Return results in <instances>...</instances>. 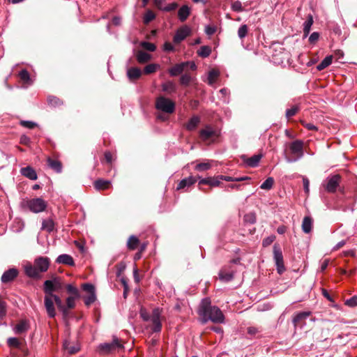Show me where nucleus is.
I'll use <instances>...</instances> for the list:
<instances>
[{"label": "nucleus", "instance_id": "nucleus-23", "mask_svg": "<svg viewBox=\"0 0 357 357\" xmlns=\"http://www.w3.org/2000/svg\"><path fill=\"white\" fill-rule=\"evenodd\" d=\"M47 165L50 168L53 169L56 173H61L62 171L61 162L57 160H54L49 158L47 160Z\"/></svg>", "mask_w": 357, "mask_h": 357}, {"label": "nucleus", "instance_id": "nucleus-10", "mask_svg": "<svg viewBox=\"0 0 357 357\" xmlns=\"http://www.w3.org/2000/svg\"><path fill=\"white\" fill-rule=\"evenodd\" d=\"M191 33V29L188 25H183L178 28L173 38V41L178 44L184 40Z\"/></svg>", "mask_w": 357, "mask_h": 357}, {"label": "nucleus", "instance_id": "nucleus-55", "mask_svg": "<svg viewBox=\"0 0 357 357\" xmlns=\"http://www.w3.org/2000/svg\"><path fill=\"white\" fill-rule=\"evenodd\" d=\"M20 124L22 126L29 128V129H33L36 126H37V124L35 122L31 121H21L20 122Z\"/></svg>", "mask_w": 357, "mask_h": 357}, {"label": "nucleus", "instance_id": "nucleus-20", "mask_svg": "<svg viewBox=\"0 0 357 357\" xmlns=\"http://www.w3.org/2000/svg\"><path fill=\"white\" fill-rule=\"evenodd\" d=\"M63 349L69 355L75 354L79 350L78 344H72L69 341L66 340L63 342Z\"/></svg>", "mask_w": 357, "mask_h": 357}, {"label": "nucleus", "instance_id": "nucleus-34", "mask_svg": "<svg viewBox=\"0 0 357 357\" xmlns=\"http://www.w3.org/2000/svg\"><path fill=\"white\" fill-rule=\"evenodd\" d=\"M139 243L138 238L134 235L130 236L127 242V247L129 250H134Z\"/></svg>", "mask_w": 357, "mask_h": 357}, {"label": "nucleus", "instance_id": "nucleus-30", "mask_svg": "<svg viewBox=\"0 0 357 357\" xmlns=\"http://www.w3.org/2000/svg\"><path fill=\"white\" fill-rule=\"evenodd\" d=\"M111 182L109 181L98 179L94 182V187L96 190H105L109 188Z\"/></svg>", "mask_w": 357, "mask_h": 357}, {"label": "nucleus", "instance_id": "nucleus-41", "mask_svg": "<svg viewBox=\"0 0 357 357\" xmlns=\"http://www.w3.org/2000/svg\"><path fill=\"white\" fill-rule=\"evenodd\" d=\"M274 184V179L272 177L267 178L260 185V188L263 190H271Z\"/></svg>", "mask_w": 357, "mask_h": 357}, {"label": "nucleus", "instance_id": "nucleus-4", "mask_svg": "<svg viewBox=\"0 0 357 357\" xmlns=\"http://www.w3.org/2000/svg\"><path fill=\"white\" fill-rule=\"evenodd\" d=\"M290 155L286 156L288 162H295L303 156V142L295 140L289 144Z\"/></svg>", "mask_w": 357, "mask_h": 357}, {"label": "nucleus", "instance_id": "nucleus-39", "mask_svg": "<svg viewBox=\"0 0 357 357\" xmlns=\"http://www.w3.org/2000/svg\"><path fill=\"white\" fill-rule=\"evenodd\" d=\"M220 75V73L218 72V70H215V69H213L209 71L208 73V83L209 85H213L217 78L219 77Z\"/></svg>", "mask_w": 357, "mask_h": 357}, {"label": "nucleus", "instance_id": "nucleus-43", "mask_svg": "<svg viewBox=\"0 0 357 357\" xmlns=\"http://www.w3.org/2000/svg\"><path fill=\"white\" fill-rule=\"evenodd\" d=\"M219 278L221 280L228 282L233 279L234 275L231 273H227L224 271H220Z\"/></svg>", "mask_w": 357, "mask_h": 357}, {"label": "nucleus", "instance_id": "nucleus-3", "mask_svg": "<svg viewBox=\"0 0 357 357\" xmlns=\"http://www.w3.org/2000/svg\"><path fill=\"white\" fill-rule=\"evenodd\" d=\"M23 208H28L30 211L38 213L44 211L47 208V202L42 198H33L30 199H24L21 202Z\"/></svg>", "mask_w": 357, "mask_h": 357}, {"label": "nucleus", "instance_id": "nucleus-5", "mask_svg": "<svg viewBox=\"0 0 357 357\" xmlns=\"http://www.w3.org/2000/svg\"><path fill=\"white\" fill-rule=\"evenodd\" d=\"M175 102L164 96H159L155 100L156 109L167 114H172L175 111Z\"/></svg>", "mask_w": 357, "mask_h": 357}, {"label": "nucleus", "instance_id": "nucleus-48", "mask_svg": "<svg viewBox=\"0 0 357 357\" xmlns=\"http://www.w3.org/2000/svg\"><path fill=\"white\" fill-rule=\"evenodd\" d=\"M248 28L246 24L241 25L238 30V36L241 39L244 38L248 34Z\"/></svg>", "mask_w": 357, "mask_h": 357}, {"label": "nucleus", "instance_id": "nucleus-42", "mask_svg": "<svg viewBox=\"0 0 357 357\" xmlns=\"http://www.w3.org/2000/svg\"><path fill=\"white\" fill-rule=\"evenodd\" d=\"M155 18V13L152 10H149L145 13L143 17V22L144 24H147L150 23L151 21H153Z\"/></svg>", "mask_w": 357, "mask_h": 357}, {"label": "nucleus", "instance_id": "nucleus-15", "mask_svg": "<svg viewBox=\"0 0 357 357\" xmlns=\"http://www.w3.org/2000/svg\"><path fill=\"white\" fill-rule=\"evenodd\" d=\"M20 173L24 177L28 178L32 181H35L38 178L36 172L33 167L30 166L22 168L20 169Z\"/></svg>", "mask_w": 357, "mask_h": 357}, {"label": "nucleus", "instance_id": "nucleus-13", "mask_svg": "<svg viewBox=\"0 0 357 357\" xmlns=\"http://www.w3.org/2000/svg\"><path fill=\"white\" fill-rule=\"evenodd\" d=\"M18 273L19 272L17 268H10L3 273L1 280L3 283L10 282L17 277Z\"/></svg>", "mask_w": 357, "mask_h": 357}, {"label": "nucleus", "instance_id": "nucleus-59", "mask_svg": "<svg viewBox=\"0 0 357 357\" xmlns=\"http://www.w3.org/2000/svg\"><path fill=\"white\" fill-rule=\"evenodd\" d=\"M82 289L89 294L96 293L94 286L89 283L83 284Z\"/></svg>", "mask_w": 357, "mask_h": 357}, {"label": "nucleus", "instance_id": "nucleus-32", "mask_svg": "<svg viewBox=\"0 0 357 357\" xmlns=\"http://www.w3.org/2000/svg\"><path fill=\"white\" fill-rule=\"evenodd\" d=\"M219 178H220V181H225L229 182H233V181H243L250 180V178L248 176H240V177H232L229 176H224V175H219Z\"/></svg>", "mask_w": 357, "mask_h": 357}, {"label": "nucleus", "instance_id": "nucleus-11", "mask_svg": "<svg viewBox=\"0 0 357 357\" xmlns=\"http://www.w3.org/2000/svg\"><path fill=\"white\" fill-rule=\"evenodd\" d=\"M50 264V259L47 257H39L34 261V264L40 273L46 272L49 268Z\"/></svg>", "mask_w": 357, "mask_h": 357}, {"label": "nucleus", "instance_id": "nucleus-1", "mask_svg": "<svg viewBox=\"0 0 357 357\" xmlns=\"http://www.w3.org/2000/svg\"><path fill=\"white\" fill-rule=\"evenodd\" d=\"M198 314L203 323L211 321L213 323L222 324L225 321V316L221 310L212 305L209 298L202 300L199 306Z\"/></svg>", "mask_w": 357, "mask_h": 357}, {"label": "nucleus", "instance_id": "nucleus-25", "mask_svg": "<svg viewBox=\"0 0 357 357\" xmlns=\"http://www.w3.org/2000/svg\"><path fill=\"white\" fill-rule=\"evenodd\" d=\"M314 20L312 15H308L306 21L303 23V37L306 38L310 32Z\"/></svg>", "mask_w": 357, "mask_h": 357}, {"label": "nucleus", "instance_id": "nucleus-62", "mask_svg": "<svg viewBox=\"0 0 357 357\" xmlns=\"http://www.w3.org/2000/svg\"><path fill=\"white\" fill-rule=\"evenodd\" d=\"M319 38V33L317 31L313 32L309 37V42L310 44L316 43Z\"/></svg>", "mask_w": 357, "mask_h": 357}, {"label": "nucleus", "instance_id": "nucleus-51", "mask_svg": "<svg viewBox=\"0 0 357 357\" xmlns=\"http://www.w3.org/2000/svg\"><path fill=\"white\" fill-rule=\"evenodd\" d=\"M66 290L69 293V294H71L73 295V296H75V297H79V291L78 289L74 287L73 284H68L66 285Z\"/></svg>", "mask_w": 357, "mask_h": 357}, {"label": "nucleus", "instance_id": "nucleus-17", "mask_svg": "<svg viewBox=\"0 0 357 357\" xmlns=\"http://www.w3.org/2000/svg\"><path fill=\"white\" fill-rule=\"evenodd\" d=\"M188 63L189 62L187 61L176 64L169 70V75L172 77L177 76L184 70V68L188 66Z\"/></svg>", "mask_w": 357, "mask_h": 357}, {"label": "nucleus", "instance_id": "nucleus-46", "mask_svg": "<svg viewBox=\"0 0 357 357\" xmlns=\"http://www.w3.org/2000/svg\"><path fill=\"white\" fill-rule=\"evenodd\" d=\"M96 300V293L89 294L84 298V303L86 305L89 306Z\"/></svg>", "mask_w": 357, "mask_h": 357}, {"label": "nucleus", "instance_id": "nucleus-38", "mask_svg": "<svg viewBox=\"0 0 357 357\" xmlns=\"http://www.w3.org/2000/svg\"><path fill=\"white\" fill-rule=\"evenodd\" d=\"M333 56H327L325 57L320 63H319L317 66V69L318 70H322L327 68L328 66H330L332 63Z\"/></svg>", "mask_w": 357, "mask_h": 357}, {"label": "nucleus", "instance_id": "nucleus-28", "mask_svg": "<svg viewBox=\"0 0 357 357\" xmlns=\"http://www.w3.org/2000/svg\"><path fill=\"white\" fill-rule=\"evenodd\" d=\"M200 122V119L197 116H193L190 119L188 122L185 125V128L187 130L191 131L195 130Z\"/></svg>", "mask_w": 357, "mask_h": 357}, {"label": "nucleus", "instance_id": "nucleus-18", "mask_svg": "<svg viewBox=\"0 0 357 357\" xmlns=\"http://www.w3.org/2000/svg\"><path fill=\"white\" fill-rule=\"evenodd\" d=\"M191 13V9L188 5H183L178 11V17L182 22H185Z\"/></svg>", "mask_w": 357, "mask_h": 357}, {"label": "nucleus", "instance_id": "nucleus-54", "mask_svg": "<svg viewBox=\"0 0 357 357\" xmlns=\"http://www.w3.org/2000/svg\"><path fill=\"white\" fill-rule=\"evenodd\" d=\"M298 111V106H293L290 109H287L286 111V116L287 119H289L292 116H294Z\"/></svg>", "mask_w": 357, "mask_h": 357}, {"label": "nucleus", "instance_id": "nucleus-9", "mask_svg": "<svg viewBox=\"0 0 357 357\" xmlns=\"http://www.w3.org/2000/svg\"><path fill=\"white\" fill-rule=\"evenodd\" d=\"M161 312L159 308L153 310L151 321L152 323L151 331L153 333H159L162 329V323L160 321Z\"/></svg>", "mask_w": 357, "mask_h": 357}, {"label": "nucleus", "instance_id": "nucleus-21", "mask_svg": "<svg viewBox=\"0 0 357 357\" xmlns=\"http://www.w3.org/2000/svg\"><path fill=\"white\" fill-rule=\"evenodd\" d=\"M312 312L310 311H305V312H300L296 313L292 319V322L296 327L297 324L301 322L303 320L306 319L307 317H309L311 315Z\"/></svg>", "mask_w": 357, "mask_h": 357}, {"label": "nucleus", "instance_id": "nucleus-52", "mask_svg": "<svg viewBox=\"0 0 357 357\" xmlns=\"http://www.w3.org/2000/svg\"><path fill=\"white\" fill-rule=\"evenodd\" d=\"M178 6V4L176 2H173L171 3L167 4V6H164L163 8H160V10L165 12H170L173 11L175 9L177 8Z\"/></svg>", "mask_w": 357, "mask_h": 357}, {"label": "nucleus", "instance_id": "nucleus-64", "mask_svg": "<svg viewBox=\"0 0 357 357\" xmlns=\"http://www.w3.org/2000/svg\"><path fill=\"white\" fill-rule=\"evenodd\" d=\"M216 31V27L215 26L207 25L205 26V33L208 36L213 35Z\"/></svg>", "mask_w": 357, "mask_h": 357}, {"label": "nucleus", "instance_id": "nucleus-61", "mask_svg": "<svg viewBox=\"0 0 357 357\" xmlns=\"http://www.w3.org/2000/svg\"><path fill=\"white\" fill-rule=\"evenodd\" d=\"M220 178L219 176L211 177L209 185L211 187H218L220 185Z\"/></svg>", "mask_w": 357, "mask_h": 357}, {"label": "nucleus", "instance_id": "nucleus-12", "mask_svg": "<svg viewBox=\"0 0 357 357\" xmlns=\"http://www.w3.org/2000/svg\"><path fill=\"white\" fill-rule=\"evenodd\" d=\"M44 304L48 316L54 318L56 316V310L52 296L45 295Z\"/></svg>", "mask_w": 357, "mask_h": 357}, {"label": "nucleus", "instance_id": "nucleus-57", "mask_svg": "<svg viewBox=\"0 0 357 357\" xmlns=\"http://www.w3.org/2000/svg\"><path fill=\"white\" fill-rule=\"evenodd\" d=\"M9 347H18L20 344L19 340L16 337H10L7 340Z\"/></svg>", "mask_w": 357, "mask_h": 357}, {"label": "nucleus", "instance_id": "nucleus-26", "mask_svg": "<svg viewBox=\"0 0 357 357\" xmlns=\"http://www.w3.org/2000/svg\"><path fill=\"white\" fill-rule=\"evenodd\" d=\"M24 271L26 275L30 278H37L39 276L40 273L38 271L35 264H28L24 267Z\"/></svg>", "mask_w": 357, "mask_h": 357}, {"label": "nucleus", "instance_id": "nucleus-31", "mask_svg": "<svg viewBox=\"0 0 357 357\" xmlns=\"http://www.w3.org/2000/svg\"><path fill=\"white\" fill-rule=\"evenodd\" d=\"M151 56L149 54L144 52V51H138L136 54V59L137 61L140 63H144L149 61L151 59Z\"/></svg>", "mask_w": 357, "mask_h": 357}, {"label": "nucleus", "instance_id": "nucleus-45", "mask_svg": "<svg viewBox=\"0 0 357 357\" xmlns=\"http://www.w3.org/2000/svg\"><path fill=\"white\" fill-rule=\"evenodd\" d=\"M159 68L158 64L151 63L146 65L144 68V73L145 74H151L156 71V70Z\"/></svg>", "mask_w": 357, "mask_h": 357}, {"label": "nucleus", "instance_id": "nucleus-53", "mask_svg": "<svg viewBox=\"0 0 357 357\" xmlns=\"http://www.w3.org/2000/svg\"><path fill=\"white\" fill-rule=\"evenodd\" d=\"M344 304L351 307L357 306V296H354L351 298L346 300Z\"/></svg>", "mask_w": 357, "mask_h": 357}, {"label": "nucleus", "instance_id": "nucleus-50", "mask_svg": "<svg viewBox=\"0 0 357 357\" xmlns=\"http://www.w3.org/2000/svg\"><path fill=\"white\" fill-rule=\"evenodd\" d=\"M77 297L75 296H68L66 298V306L67 308V312H68L69 309H72L75 306V298Z\"/></svg>", "mask_w": 357, "mask_h": 357}, {"label": "nucleus", "instance_id": "nucleus-60", "mask_svg": "<svg viewBox=\"0 0 357 357\" xmlns=\"http://www.w3.org/2000/svg\"><path fill=\"white\" fill-rule=\"evenodd\" d=\"M275 236L273 235H271L270 236H268L265 238L262 241V245L264 247H267L272 244V243L275 241Z\"/></svg>", "mask_w": 357, "mask_h": 357}, {"label": "nucleus", "instance_id": "nucleus-27", "mask_svg": "<svg viewBox=\"0 0 357 357\" xmlns=\"http://www.w3.org/2000/svg\"><path fill=\"white\" fill-rule=\"evenodd\" d=\"M141 75H142V71L139 68L132 67V68H130L127 70L128 77L130 80H135V79H139Z\"/></svg>", "mask_w": 357, "mask_h": 357}, {"label": "nucleus", "instance_id": "nucleus-49", "mask_svg": "<svg viewBox=\"0 0 357 357\" xmlns=\"http://www.w3.org/2000/svg\"><path fill=\"white\" fill-rule=\"evenodd\" d=\"M141 47L149 52H154L156 49V46L153 43L146 41L142 42Z\"/></svg>", "mask_w": 357, "mask_h": 357}, {"label": "nucleus", "instance_id": "nucleus-44", "mask_svg": "<svg viewBox=\"0 0 357 357\" xmlns=\"http://www.w3.org/2000/svg\"><path fill=\"white\" fill-rule=\"evenodd\" d=\"M211 168V165L209 162H201L196 165L195 169L198 172L206 171Z\"/></svg>", "mask_w": 357, "mask_h": 357}, {"label": "nucleus", "instance_id": "nucleus-22", "mask_svg": "<svg viewBox=\"0 0 357 357\" xmlns=\"http://www.w3.org/2000/svg\"><path fill=\"white\" fill-rule=\"evenodd\" d=\"M53 280H45L43 284L44 292L46 296H52L54 291H55V287Z\"/></svg>", "mask_w": 357, "mask_h": 357}, {"label": "nucleus", "instance_id": "nucleus-29", "mask_svg": "<svg viewBox=\"0 0 357 357\" xmlns=\"http://www.w3.org/2000/svg\"><path fill=\"white\" fill-rule=\"evenodd\" d=\"M312 227V220L310 217L305 216L302 222V229L304 233L308 234L311 231Z\"/></svg>", "mask_w": 357, "mask_h": 357}, {"label": "nucleus", "instance_id": "nucleus-33", "mask_svg": "<svg viewBox=\"0 0 357 357\" xmlns=\"http://www.w3.org/2000/svg\"><path fill=\"white\" fill-rule=\"evenodd\" d=\"M54 303L56 305L57 307L60 311L63 312L64 315L67 314V308L63 304L61 299L57 295H52Z\"/></svg>", "mask_w": 357, "mask_h": 357}, {"label": "nucleus", "instance_id": "nucleus-36", "mask_svg": "<svg viewBox=\"0 0 357 357\" xmlns=\"http://www.w3.org/2000/svg\"><path fill=\"white\" fill-rule=\"evenodd\" d=\"M19 77L23 82L24 84L30 85L31 84L30 75L26 69L22 70L19 73Z\"/></svg>", "mask_w": 357, "mask_h": 357}, {"label": "nucleus", "instance_id": "nucleus-19", "mask_svg": "<svg viewBox=\"0 0 357 357\" xmlns=\"http://www.w3.org/2000/svg\"><path fill=\"white\" fill-rule=\"evenodd\" d=\"M56 262L58 264H66L68 266H74L75 262L73 258L67 254L60 255L56 259Z\"/></svg>", "mask_w": 357, "mask_h": 357}, {"label": "nucleus", "instance_id": "nucleus-35", "mask_svg": "<svg viewBox=\"0 0 357 357\" xmlns=\"http://www.w3.org/2000/svg\"><path fill=\"white\" fill-rule=\"evenodd\" d=\"M54 229V221L50 219H45L43 220L42 222V229L45 230L48 232H51Z\"/></svg>", "mask_w": 357, "mask_h": 357}, {"label": "nucleus", "instance_id": "nucleus-63", "mask_svg": "<svg viewBox=\"0 0 357 357\" xmlns=\"http://www.w3.org/2000/svg\"><path fill=\"white\" fill-rule=\"evenodd\" d=\"M139 314L144 321H147L151 320V316L149 315V312L146 310L142 308Z\"/></svg>", "mask_w": 357, "mask_h": 357}, {"label": "nucleus", "instance_id": "nucleus-37", "mask_svg": "<svg viewBox=\"0 0 357 357\" xmlns=\"http://www.w3.org/2000/svg\"><path fill=\"white\" fill-rule=\"evenodd\" d=\"M162 89L165 92H167L169 93H173L176 91V85L172 81H168L162 84Z\"/></svg>", "mask_w": 357, "mask_h": 357}, {"label": "nucleus", "instance_id": "nucleus-14", "mask_svg": "<svg viewBox=\"0 0 357 357\" xmlns=\"http://www.w3.org/2000/svg\"><path fill=\"white\" fill-rule=\"evenodd\" d=\"M261 157H262V155H261V154L254 155L250 158H248L245 155H243V156H242V159H243V161L244 162V163L248 167H255L259 165Z\"/></svg>", "mask_w": 357, "mask_h": 357}, {"label": "nucleus", "instance_id": "nucleus-58", "mask_svg": "<svg viewBox=\"0 0 357 357\" xmlns=\"http://www.w3.org/2000/svg\"><path fill=\"white\" fill-rule=\"evenodd\" d=\"M231 8L235 12H242L243 10L241 2L239 1H234L231 4Z\"/></svg>", "mask_w": 357, "mask_h": 357}, {"label": "nucleus", "instance_id": "nucleus-24", "mask_svg": "<svg viewBox=\"0 0 357 357\" xmlns=\"http://www.w3.org/2000/svg\"><path fill=\"white\" fill-rule=\"evenodd\" d=\"M197 179L195 177L189 176L188 178L182 179L177 185V190L183 189L185 187H189L195 183Z\"/></svg>", "mask_w": 357, "mask_h": 357}, {"label": "nucleus", "instance_id": "nucleus-16", "mask_svg": "<svg viewBox=\"0 0 357 357\" xmlns=\"http://www.w3.org/2000/svg\"><path fill=\"white\" fill-rule=\"evenodd\" d=\"M29 328V322L26 319H22L15 325L13 331L15 334H22L27 331Z\"/></svg>", "mask_w": 357, "mask_h": 357}, {"label": "nucleus", "instance_id": "nucleus-56", "mask_svg": "<svg viewBox=\"0 0 357 357\" xmlns=\"http://www.w3.org/2000/svg\"><path fill=\"white\" fill-rule=\"evenodd\" d=\"M47 102L49 105L54 107L59 106L61 104V100L58 98L54 96L49 97L47 99Z\"/></svg>", "mask_w": 357, "mask_h": 357}, {"label": "nucleus", "instance_id": "nucleus-47", "mask_svg": "<svg viewBox=\"0 0 357 357\" xmlns=\"http://www.w3.org/2000/svg\"><path fill=\"white\" fill-rule=\"evenodd\" d=\"M192 80V77L190 74L185 73L181 75L180 78V83L182 85L188 86Z\"/></svg>", "mask_w": 357, "mask_h": 357}, {"label": "nucleus", "instance_id": "nucleus-8", "mask_svg": "<svg viewBox=\"0 0 357 357\" xmlns=\"http://www.w3.org/2000/svg\"><path fill=\"white\" fill-rule=\"evenodd\" d=\"M341 181V176L335 174L328 176L324 181V186L328 192H335Z\"/></svg>", "mask_w": 357, "mask_h": 357}, {"label": "nucleus", "instance_id": "nucleus-6", "mask_svg": "<svg viewBox=\"0 0 357 357\" xmlns=\"http://www.w3.org/2000/svg\"><path fill=\"white\" fill-rule=\"evenodd\" d=\"M273 259L277 268V271L279 274H282L285 271L284 264L283 255L278 244L273 245Z\"/></svg>", "mask_w": 357, "mask_h": 357}, {"label": "nucleus", "instance_id": "nucleus-2", "mask_svg": "<svg viewBox=\"0 0 357 357\" xmlns=\"http://www.w3.org/2000/svg\"><path fill=\"white\" fill-rule=\"evenodd\" d=\"M123 349V345L120 339L114 336L111 342H104L100 344L98 347V350L100 355L114 354L116 351Z\"/></svg>", "mask_w": 357, "mask_h": 357}, {"label": "nucleus", "instance_id": "nucleus-7", "mask_svg": "<svg viewBox=\"0 0 357 357\" xmlns=\"http://www.w3.org/2000/svg\"><path fill=\"white\" fill-rule=\"evenodd\" d=\"M220 135V130L209 125L206 126L199 131V137L204 142H208L217 138Z\"/></svg>", "mask_w": 357, "mask_h": 357}, {"label": "nucleus", "instance_id": "nucleus-40", "mask_svg": "<svg viewBox=\"0 0 357 357\" xmlns=\"http://www.w3.org/2000/svg\"><path fill=\"white\" fill-rule=\"evenodd\" d=\"M211 53V48L207 45L202 46L197 51V54L203 58L208 57Z\"/></svg>", "mask_w": 357, "mask_h": 357}]
</instances>
